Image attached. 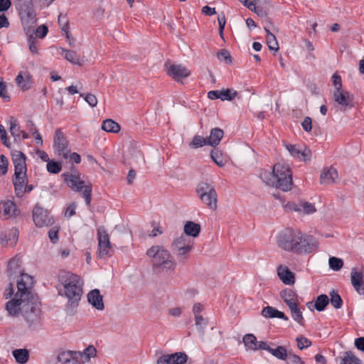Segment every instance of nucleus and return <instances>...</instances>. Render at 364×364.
I'll return each mask as SVG.
<instances>
[{"instance_id":"43","label":"nucleus","mask_w":364,"mask_h":364,"mask_svg":"<svg viewBox=\"0 0 364 364\" xmlns=\"http://www.w3.org/2000/svg\"><path fill=\"white\" fill-rule=\"evenodd\" d=\"M205 145H208L207 138H204L200 135H196L189 143V146L193 149H198Z\"/></svg>"},{"instance_id":"27","label":"nucleus","mask_w":364,"mask_h":364,"mask_svg":"<svg viewBox=\"0 0 364 364\" xmlns=\"http://www.w3.org/2000/svg\"><path fill=\"white\" fill-rule=\"evenodd\" d=\"M262 315L265 318H278L288 321V317L282 311L272 306H266L262 311Z\"/></svg>"},{"instance_id":"5","label":"nucleus","mask_w":364,"mask_h":364,"mask_svg":"<svg viewBox=\"0 0 364 364\" xmlns=\"http://www.w3.org/2000/svg\"><path fill=\"white\" fill-rule=\"evenodd\" d=\"M41 314L38 298L32 294L31 299L23 305L21 313L30 328L37 329L40 326Z\"/></svg>"},{"instance_id":"2","label":"nucleus","mask_w":364,"mask_h":364,"mask_svg":"<svg viewBox=\"0 0 364 364\" xmlns=\"http://www.w3.org/2000/svg\"><path fill=\"white\" fill-rule=\"evenodd\" d=\"M34 283L33 277L22 273L20 280L17 281V292L15 298L6 302L5 308L11 316H16L22 313L23 305L27 303L32 295L31 288Z\"/></svg>"},{"instance_id":"47","label":"nucleus","mask_w":364,"mask_h":364,"mask_svg":"<svg viewBox=\"0 0 364 364\" xmlns=\"http://www.w3.org/2000/svg\"><path fill=\"white\" fill-rule=\"evenodd\" d=\"M63 53L65 55V58L69 62L73 64H80V58L76 52L73 50L63 49Z\"/></svg>"},{"instance_id":"45","label":"nucleus","mask_w":364,"mask_h":364,"mask_svg":"<svg viewBox=\"0 0 364 364\" xmlns=\"http://www.w3.org/2000/svg\"><path fill=\"white\" fill-rule=\"evenodd\" d=\"M237 95V92L231 89L220 90V99L222 101H230Z\"/></svg>"},{"instance_id":"21","label":"nucleus","mask_w":364,"mask_h":364,"mask_svg":"<svg viewBox=\"0 0 364 364\" xmlns=\"http://www.w3.org/2000/svg\"><path fill=\"white\" fill-rule=\"evenodd\" d=\"M87 301L96 309L99 311L104 310L103 296L101 295L99 289H95L90 291L87 294Z\"/></svg>"},{"instance_id":"17","label":"nucleus","mask_w":364,"mask_h":364,"mask_svg":"<svg viewBox=\"0 0 364 364\" xmlns=\"http://www.w3.org/2000/svg\"><path fill=\"white\" fill-rule=\"evenodd\" d=\"M167 74L176 81L188 77L191 73L181 65H172L167 68Z\"/></svg>"},{"instance_id":"40","label":"nucleus","mask_w":364,"mask_h":364,"mask_svg":"<svg viewBox=\"0 0 364 364\" xmlns=\"http://www.w3.org/2000/svg\"><path fill=\"white\" fill-rule=\"evenodd\" d=\"M243 343L247 348L252 350H257V338L253 334H246L243 337Z\"/></svg>"},{"instance_id":"37","label":"nucleus","mask_w":364,"mask_h":364,"mask_svg":"<svg viewBox=\"0 0 364 364\" xmlns=\"http://www.w3.org/2000/svg\"><path fill=\"white\" fill-rule=\"evenodd\" d=\"M329 304V298L326 294H321L318 296L316 299L315 303H314V308L318 311H323L327 305Z\"/></svg>"},{"instance_id":"20","label":"nucleus","mask_w":364,"mask_h":364,"mask_svg":"<svg viewBox=\"0 0 364 364\" xmlns=\"http://www.w3.org/2000/svg\"><path fill=\"white\" fill-rule=\"evenodd\" d=\"M14 165V172H26V156L20 151L15 150L11 153Z\"/></svg>"},{"instance_id":"9","label":"nucleus","mask_w":364,"mask_h":364,"mask_svg":"<svg viewBox=\"0 0 364 364\" xmlns=\"http://www.w3.org/2000/svg\"><path fill=\"white\" fill-rule=\"evenodd\" d=\"M193 247V240L182 234L173 240L171 245V250L173 254L184 262L188 259Z\"/></svg>"},{"instance_id":"54","label":"nucleus","mask_w":364,"mask_h":364,"mask_svg":"<svg viewBox=\"0 0 364 364\" xmlns=\"http://www.w3.org/2000/svg\"><path fill=\"white\" fill-rule=\"evenodd\" d=\"M80 96L83 97L88 105L92 107H95L97 104V99L96 96L92 94H80Z\"/></svg>"},{"instance_id":"26","label":"nucleus","mask_w":364,"mask_h":364,"mask_svg":"<svg viewBox=\"0 0 364 364\" xmlns=\"http://www.w3.org/2000/svg\"><path fill=\"white\" fill-rule=\"evenodd\" d=\"M224 132L220 128H213L210 130V134L208 139V145L215 147L218 146L223 137Z\"/></svg>"},{"instance_id":"46","label":"nucleus","mask_w":364,"mask_h":364,"mask_svg":"<svg viewBox=\"0 0 364 364\" xmlns=\"http://www.w3.org/2000/svg\"><path fill=\"white\" fill-rule=\"evenodd\" d=\"M171 357L173 364H185L188 360V355L182 352L172 353Z\"/></svg>"},{"instance_id":"57","label":"nucleus","mask_w":364,"mask_h":364,"mask_svg":"<svg viewBox=\"0 0 364 364\" xmlns=\"http://www.w3.org/2000/svg\"><path fill=\"white\" fill-rule=\"evenodd\" d=\"M9 166V160L4 155H0V173L5 175L7 173Z\"/></svg>"},{"instance_id":"55","label":"nucleus","mask_w":364,"mask_h":364,"mask_svg":"<svg viewBox=\"0 0 364 364\" xmlns=\"http://www.w3.org/2000/svg\"><path fill=\"white\" fill-rule=\"evenodd\" d=\"M287 355V364H305V363L301 360V358L299 355L290 352L288 353Z\"/></svg>"},{"instance_id":"60","label":"nucleus","mask_w":364,"mask_h":364,"mask_svg":"<svg viewBox=\"0 0 364 364\" xmlns=\"http://www.w3.org/2000/svg\"><path fill=\"white\" fill-rule=\"evenodd\" d=\"M28 43L31 52L33 54H37L38 53V48L36 39L34 38L32 36H30L28 39Z\"/></svg>"},{"instance_id":"56","label":"nucleus","mask_w":364,"mask_h":364,"mask_svg":"<svg viewBox=\"0 0 364 364\" xmlns=\"http://www.w3.org/2000/svg\"><path fill=\"white\" fill-rule=\"evenodd\" d=\"M301 212L311 214L316 212V208L314 204L309 203V202H301Z\"/></svg>"},{"instance_id":"58","label":"nucleus","mask_w":364,"mask_h":364,"mask_svg":"<svg viewBox=\"0 0 364 364\" xmlns=\"http://www.w3.org/2000/svg\"><path fill=\"white\" fill-rule=\"evenodd\" d=\"M3 208L4 215L10 216L14 212L16 205L13 202L8 200L4 203Z\"/></svg>"},{"instance_id":"6","label":"nucleus","mask_w":364,"mask_h":364,"mask_svg":"<svg viewBox=\"0 0 364 364\" xmlns=\"http://www.w3.org/2000/svg\"><path fill=\"white\" fill-rule=\"evenodd\" d=\"M196 193L201 202L209 209L215 210L218 208V194L215 187L205 182L200 183L196 188Z\"/></svg>"},{"instance_id":"25","label":"nucleus","mask_w":364,"mask_h":364,"mask_svg":"<svg viewBox=\"0 0 364 364\" xmlns=\"http://www.w3.org/2000/svg\"><path fill=\"white\" fill-rule=\"evenodd\" d=\"M278 276L282 282L287 285L294 284L295 282L294 274L287 267H278Z\"/></svg>"},{"instance_id":"39","label":"nucleus","mask_w":364,"mask_h":364,"mask_svg":"<svg viewBox=\"0 0 364 364\" xmlns=\"http://www.w3.org/2000/svg\"><path fill=\"white\" fill-rule=\"evenodd\" d=\"M340 364H363L362 361L351 351L346 352Z\"/></svg>"},{"instance_id":"1","label":"nucleus","mask_w":364,"mask_h":364,"mask_svg":"<svg viewBox=\"0 0 364 364\" xmlns=\"http://www.w3.org/2000/svg\"><path fill=\"white\" fill-rule=\"evenodd\" d=\"M58 279L63 286L65 296L68 299L65 311L68 314L73 315L83 294V281L77 274L66 270H60L58 272Z\"/></svg>"},{"instance_id":"64","label":"nucleus","mask_w":364,"mask_h":364,"mask_svg":"<svg viewBox=\"0 0 364 364\" xmlns=\"http://www.w3.org/2000/svg\"><path fill=\"white\" fill-rule=\"evenodd\" d=\"M156 364H173L171 354L160 356L156 360Z\"/></svg>"},{"instance_id":"41","label":"nucleus","mask_w":364,"mask_h":364,"mask_svg":"<svg viewBox=\"0 0 364 364\" xmlns=\"http://www.w3.org/2000/svg\"><path fill=\"white\" fill-rule=\"evenodd\" d=\"M25 77L23 75L22 72L19 73L18 75L16 77V84L23 90H27L30 89L31 85V76L28 73L26 74V82L27 83H23V78Z\"/></svg>"},{"instance_id":"59","label":"nucleus","mask_w":364,"mask_h":364,"mask_svg":"<svg viewBox=\"0 0 364 364\" xmlns=\"http://www.w3.org/2000/svg\"><path fill=\"white\" fill-rule=\"evenodd\" d=\"M331 79H332L333 85L335 87V91L343 90L341 77L339 75H338L337 73H334L332 75Z\"/></svg>"},{"instance_id":"49","label":"nucleus","mask_w":364,"mask_h":364,"mask_svg":"<svg viewBox=\"0 0 364 364\" xmlns=\"http://www.w3.org/2000/svg\"><path fill=\"white\" fill-rule=\"evenodd\" d=\"M47 171L53 174L58 173L62 170V166L60 163L56 162L55 161H50L47 164L46 166Z\"/></svg>"},{"instance_id":"33","label":"nucleus","mask_w":364,"mask_h":364,"mask_svg":"<svg viewBox=\"0 0 364 364\" xmlns=\"http://www.w3.org/2000/svg\"><path fill=\"white\" fill-rule=\"evenodd\" d=\"M13 355L19 364L27 363L29 358V353L27 349H16L13 351Z\"/></svg>"},{"instance_id":"52","label":"nucleus","mask_w":364,"mask_h":364,"mask_svg":"<svg viewBox=\"0 0 364 364\" xmlns=\"http://www.w3.org/2000/svg\"><path fill=\"white\" fill-rule=\"evenodd\" d=\"M195 318V324L197 326V328L201 332H203L204 329L206 328L208 325L207 320L203 318V316L200 315H196L194 316Z\"/></svg>"},{"instance_id":"51","label":"nucleus","mask_w":364,"mask_h":364,"mask_svg":"<svg viewBox=\"0 0 364 364\" xmlns=\"http://www.w3.org/2000/svg\"><path fill=\"white\" fill-rule=\"evenodd\" d=\"M20 259L18 258H12L10 259L8 264V272H10V274H16L18 273L17 269L20 268Z\"/></svg>"},{"instance_id":"3","label":"nucleus","mask_w":364,"mask_h":364,"mask_svg":"<svg viewBox=\"0 0 364 364\" xmlns=\"http://www.w3.org/2000/svg\"><path fill=\"white\" fill-rule=\"evenodd\" d=\"M261 178L267 185L283 191L291 190L293 186L291 169L284 163H277L274 165L272 173L265 171L261 173Z\"/></svg>"},{"instance_id":"38","label":"nucleus","mask_w":364,"mask_h":364,"mask_svg":"<svg viewBox=\"0 0 364 364\" xmlns=\"http://www.w3.org/2000/svg\"><path fill=\"white\" fill-rule=\"evenodd\" d=\"M210 157L219 167H223L226 164L222 152L218 149L211 151Z\"/></svg>"},{"instance_id":"29","label":"nucleus","mask_w":364,"mask_h":364,"mask_svg":"<svg viewBox=\"0 0 364 364\" xmlns=\"http://www.w3.org/2000/svg\"><path fill=\"white\" fill-rule=\"evenodd\" d=\"M200 232V225L192 221H188L184 225V232L187 237H197Z\"/></svg>"},{"instance_id":"24","label":"nucleus","mask_w":364,"mask_h":364,"mask_svg":"<svg viewBox=\"0 0 364 364\" xmlns=\"http://www.w3.org/2000/svg\"><path fill=\"white\" fill-rule=\"evenodd\" d=\"M18 230L14 228L11 229L7 234L5 232H0V245H6L9 241L11 242V245L14 246L18 238Z\"/></svg>"},{"instance_id":"42","label":"nucleus","mask_w":364,"mask_h":364,"mask_svg":"<svg viewBox=\"0 0 364 364\" xmlns=\"http://www.w3.org/2000/svg\"><path fill=\"white\" fill-rule=\"evenodd\" d=\"M329 294L331 296L329 302H331V305L337 309H341L343 306V300L341 296L335 290H332Z\"/></svg>"},{"instance_id":"34","label":"nucleus","mask_w":364,"mask_h":364,"mask_svg":"<svg viewBox=\"0 0 364 364\" xmlns=\"http://www.w3.org/2000/svg\"><path fill=\"white\" fill-rule=\"evenodd\" d=\"M102 129L107 132L117 133L120 130V126L114 120L107 119L103 121Z\"/></svg>"},{"instance_id":"15","label":"nucleus","mask_w":364,"mask_h":364,"mask_svg":"<svg viewBox=\"0 0 364 364\" xmlns=\"http://www.w3.org/2000/svg\"><path fill=\"white\" fill-rule=\"evenodd\" d=\"M12 181L16 196L23 197L25 194V186L27 182L26 172H14Z\"/></svg>"},{"instance_id":"4","label":"nucleus","mask_w":364,"mask_h":364,"mask_svg":"<svg viewBox=\"0 0 364 364\" xmlns=\"http://www.w3.org/2000/svg\"><path fill=\"white\" fill-rule=\"evenodd\" d=\"M151 258L153 268L158 272L174 271L176 263L170 252L161 245H154L146 252Z\"/></svg>"},{"instance_id":"28","label":"nucleus","mask_w":364,"mask_h":364,"mask_svg":"<svg viewBox=\"0 0 364 364\" xmlns=\"http://www.w3.org/2000/svg\"><path fill=\"white\" fill-rule=\"evenodd\" d=\"M280 296L288 306L297 303V295L292 289H286L282 291Z\"/></svg>"},{"instance_id":"48","label":"nucleus","mask_w":364,"mask_h":364,"mask_svg":"<svg viewBox=\"0 0 364 364\" xmlns=\"http://www.w3.org/2000/svg\"><path fill=\"white\" fill-rule=\"evenodd\" d=\"M328 264L331 269L334 271H338L342 268L343 265V262L340 258L331 257L329 258Z\"/></svg>"},{"instance_id":"35","label":"nucleus","mask_w":364,"mask_h":364,"mask_svg":"<svg viewBox=\"0 0 364 364\" xmlns=\"http://www.w3.org/2000/svg\"><path fill=\"white\" fill-rule=\"evenodd\" d=\"M268 352L275 358L282 360H287L288 357V353L287 351V349L284 346H277L275 348L270 347Z\"/></svg>"},{"instance_id":"11","label":"nucleus","mask_w":364,"mask_h":364,"mask_svg":"<svg viewBox=\"0 0 364 364\" xmlns=\"http://www.w3.org/2000/svg\"><path fill=\"white\" fill-rule=\"evenodd\" d=\"M98 250L100 257H105L109 254L112 250V244L109 236L103 227L97 229Z\"/></svg>"},{"instance_id":"13","label":"nucleus","mask_w":364,"mask_h":364,"mask_svg":"<svg viewBox=\"0 0 364 364\" xmlns=\"http://www.w3.org/2000/svg\"><path fill=\"white\" fill-rule=\"evenodd\" d=\"M54 149L59 156L65 159H68L70 150L68 147V143L64 138L63 133L60 129H57L55 132Z\"/></svg>"},{"instance_id":"61","label":"nucleus","mask_w":364,"mask_h":364,"mask_svg":"<svg viewBox=\"0 0 364 364\" xmlns=\"http://www.w3.org/2000/svg\"><path fill=\"white\" fill-rule=\"evenodd\" d=\"M6 86L2 78L0 77V97H2L5 102L10 100V97L6 94Z\"/></svg>"},{"instance_id":"44","label":"nucleus","mask_w":364,"mask_h":364,"mask_svg":"<svg viewBox=\"0 0 364 364\" xmlns=\"http://www.w3.org/2000/svg\"><path fill=\"white\" fill-rule=\"evenodd\" d=\"M15 6L18 13L33 7L32 0H15Z\"/></svg>"},{"instance_id":"23","label":"nucleus","mask_w":364,"mask_h":364,"mask_svg":"<svg viewBox=\"0 0 364 364\" xmlns=\"http://www.w3.org/2000/svg\"><path fill=\"white\" fill-rule=\"evenodd\" d=\"M18 14L21 23L24 26L30 28L36 23V14L34 10V7L21 11Z\"/></svg>"},{"instance_id":"31","label":"nucleus","mask_w":364,"mask_h":364,"mask_svg":"<svg viewBox=\"0 0 364 364\" xmlns=\"http://www.w3.org/2000/svg\"><path fill=\"white\" fill-rule=\"evenodd\" d=\"M96 352V348L93 346H89L82 352H80V356H78V358L82 361V364L87 363L92 357L95 356Z\"/></svg>"},{"instance_id":"63","label":"nucleus","mask_w":364,"mask_h":364,"mask_svg":"<svg viewBox=\"0 0 364 364\" xmlns=\"http://www.w3.org/2000/svg\"><path fill=\"white\" fill-rule=\"evenodd\" d=\"M301 126L303 129L306 132H309L312 129V120L310 117H304L303 122H301Z\"/></svg>"},{"instance_id":"10","label":"nucleus","mask_w":364,"mask_h":364,"mask_svg":"<svg viewBox=\"0 0 364 364\" xmlns=\"http://www.w3.org/2000/svg\"><path fill=\"white\" fill-rule=\"evenodd\" d=\"M318 248L317 240L312 235L301 232L297 240L294 253L296 255H308L316 252Z\"/></svg>"},{"instance_id":"8","label":"nucleus","mask_w":364,"mask_h":364,"mask_svg":"<svg viewBox=\"0 0 364 364\" xmlns=\"http://www.w3.org/2000/svg\"><path fill=\"white\" fill-rule=\"evenodd\" d=\"M301 231L298 229L286 228L277 236V245L282 250L293 252Z\"/></svg>"},{"instance_id":"14","label":"nucleus","mask_w":364,"mask_h":364,"mask_svg":"<svg viewBox=\"0 0 364 364\" xmlns=\"http://www.w3.org/2000/svg\"><path fill=\"white\" fill-rule=\"evenodd\" d=\"M333 99L336 103L341 105L343 110L350 109L353 107V96L345 90L334 91Z\"/></svg>"},{"instance_id":"32","label":"nucleus","mask_w":364,"mask_h":364,"mask_svg":"<svg viewBox=\"0 0 364 364\" xmlns=\"http://www.w3.org/2000/svg\"><path fill=\"white\" fill-rule=\"evenodd\" d=\"M288 307L290 309L293 319L300 325L304 326V319L302 315V312L298 306V302Z\"/></svg>"},{"instance_id":"18","label":"nucleus","mask_w":364,"mask_h":364,"mask_svg":"<svg viewBox=\"0 0 364 364\" xmlns=\"http://www.w3.org/2000/svg\"><path fill=\"white\" fill-rule=\"evenodd\" d=\"M80 355V351H63L59 353L58 355V362L62 364H82L78 358Z\"/></svg>"},{"instance_id":"62","label":"nucleus","mask_w":364,"mask_h":364,"mask_svg":"<svg viewBox=\"0 0 364 364\" xmlns=\"http://www.w3.org/2000/svg\"><path fill=\"white\" fill-rule=\"evenodd\" d=\"M218 21L219 24V33L222 38H223V31L225 26L226 20L224 14L219 15L218 17Z\"/></svg>"},{"instance_id":"36","label":"nucleus","mask_w":364,"mask_h":364,"mask_svg":"<svg viewBox=\"0 0 364 364\" xmlns=\"http://www.w3.org/2000/svg\"><path fill=\"white\" fill-rule=\"evenodd\" d=\"M264 31L266 33L267 43L269 50L277 51L279 50V45L275 36L267 28H264Z\"/></svg>"},{"instance_id":"50","label":"nucleus","mask_w":364,"mask_h":364,"mask_svg":"<svg viewBox=\"0 0 364 364\" xmlns=\"http://www.w3.org/2000/svg\"><path fill=\"white\" fill-rule=\"evenodd\" d=\"M296 343H297V347L299 348V350H303L304 348H309V346H311V341L303 336H299L296 337Z\"/></svg>"},{"instance_id":"12","label":"nucleus","mask_w":364,"mask_h":364,"mask_svg":"<svg viewBox=\"0 0 364 364\" xmlns=\"http://www.w3.org/2000/svg\"><path fill=\"white\" fill-rule=\"evenodd\" d=\"M33 220L37 227L48 226L53 223L47 210L36 205L33 210Z\"/></svg>"},{"instance_id":"53","label":"nucleus","mask_w":364,"mask_h":364,"mask_svg":"<svg viewBox=\"0 0 364 364\" xmlns=\"http://www.w3.org/2000/svg\"><path fill=\"white\" fill-rule=\"evenodd\" d=\"M218 58L220 61H224L227 64H231L232 63V57L229 53L228 50L225 49H221L218 53Z\"/></svg>"},{"instance_id":"16","label":"nucleus","mask_w":364,"mask_h":364,"mask_svg":"<svg viewBox=\"0 0 364 364\" xmlns=\"http://www.w3.org/2000/svg\"><path fill=\"white\" fill-rule=\"evenodd\" d=\"M286 148L293 157L297 158L300 161H310L311 151L309 148L304 147L301 149L299 146L292 144L286 145Z\"/></svg>"},{"instance_id":"22","label":"nucleus","mask_w":364,"mask_h":364,"mask_svg":"<svg viewBox=\"0 0 364 364\" xmlns=\"http://www.w3.org/2000/svg\"><path fill=\"white\" fill-rule=\"evenodd\" d=\"M351 284L359 294H364L363 274L353 268L350 272Z\"/></svg>"},{"instance_id":"19","label":"nucleus","mask_w":364,"mask_h":364,"mask_svg":"<svg viewBox=\"0 0 364 364\" xmlns=\"http://www.w3.org/2000/svg\"><path fill=\"white\" fill-rule=\"evenodd\" d=\"M338 177V172L333 167H325L320 176V182L323 185H330L336 182Z\"/></svg>"},{"instance_id":"30","label":"nucleus","mask_w":364,"mask_h":364,"mask_svg":"<svg viewBox=\"0 0 364 364\" xmlns=\"http://www.w3.org/2000/svg\"><path fill=\"white\" fill-rule=\"evenodd\" d=\"M9 132L11 134L14 138L15 141L21 139V135L22 133V130L20 128V126L16 120V119L14 117L10 118V127Z\"/></svg>"},{"instance_id":"7","label":"nucleus","mask_w":364,"mask_h":364,"mask_svg":"<svg viewBox=\"0 0 364 364\" xmlns=\"http://www.w3.org/2000/svg\"><path fill=\"white\" fill-rule=\"evenodd\" d=\"M62 176L69 188L73 191L80 193L85 198L87 205H90L92 199V186L85 185L83 181H81L78 176L70 173H63Z\"/></svg>"}]
</instances>
